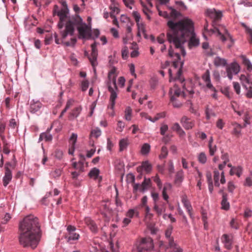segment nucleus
I'll return each instance as SVG.
<instances>
[{"label": "nucleus", "instance_id": "3", "mask_svg": "<svg viewBox=\"0 0 252 252\" xmlns=\"http://www.w3.org/2000/svg\"><path fill=\"white\" fill-rule=\"evenodd\" d=\"M69 10L61 9L57 5H55L53 9L54 15H57L60 18V21L58 24L60 29H62L64 23L66 22L65 30L62 32V37L65 39L68 35H72L74 32V20H70L68 19V14Z\"/></svg>", "mask_w": 252, "mask_h": 252}, {"label": "nucleus", "instance_id": "15", "mask_svg": "<svg viewBox=\"0 0 252 252\" xmlns=\"http://www.w3.org/2000/svg\"><path fill=\"white\" fill-rule=\"evenodd\" d=\"M223 30L224 34L221 33L220 30L217 28H215L213 32H217L218 34L220 36V39L223 42L225 41L227 39V38H229L230 40H231L232 37L229 33L228 31L225 28H224Z\"/></svg>", "mask_w": 252, "mask_h": 252}, {"label": "nucleus", "instance_id": "22", "mask_svg": "<svg viewBox=\"0 0 252 252\" xmlns=\"http://www.w3.org/2000/svg\"><path fill=\"white\" fill-rule=\"evenodd\" d=\"M151 184V179L150 178L147 179L145 177L144 181L141 184L140 191L142 192H145L150 187Z\"/></svg>", "mask_w": 252, "mask_h": 252}, {"label": "nucleus", "instance_id": "49", "mask_svg": "<svg viewBox=\"0 0 252 252\" xmlns=\"http://www.w3.org/2000/svg\"><path fill=\"white\" fill-rule=\"evenodd\" d=\"M62 174V170L60 169H56L51 172L50 175L53 178H56L60 177Z\"/></svg>", "mask_w": 252, "mask_h": 252}, {"label": "nucleus", "instance_id": "16", "mask_svg": "<svg viewBox=\"0 0 252 252\" xmlns=\"http://www.w3.org/2000/svg\"><path fill=\"white\" fill-rule=\"evenodd\" d=\"M85 223L87 225L90 230L94 233L97 231V227L95 222L89 217H86L84 219Z\"/></svg>", "mask_w": 252, "mask_h": 252}, {"label": "nucleus", "instance_id": "26", "mask_svg": "<svg viewBox=\"0 0 252 252\" xmlns=\"http://www.w3.org/2000/svg\"><path fill=\"white\" fill-rule=\"evenodd\" d=\"M184 178V173L182 170L178 171L176 174L175 182L176 184L180 185L183 182Z\"/></svg>", "mask_w": 252, "mask_h": 252}, {"label": "nucleus", "instance_id": "4", "mask_svg": "<svg viewBox=\"0 0 252 252\" xmlns=\"http://www.w3.org/2000/svg\"><path fill=\"white\" fill-rule=\"evenodd\" d=\"M168 55L170 57L173 58V66L175 68H178L177 71V75L175 78H173L172 76V70L171 69H168V73L169 74L170 78L169 81L171 82L172 80H178L181 83H182L184 79H183L181 76L182 75V68L183 66V62L181 61L180 55L179 52L178 51L174 52L173 51L171 46L168 50Z\"/></svg>", "mask_w": 252, "mask_h": 252}, {"label": "nucleus", "instance_id": "48", "mask_svg": "<svg viewBox=\"0 0 252 252\" xmlns=\"http://www.w3.org/2000/svg\"><path fill=\"white\" fill-rule=\"evenodd\" d=\"M244 87L247 86L246 84H250V79L245 75H241L240 78Z\"/></svg>", "mask_w": 252, "mask_h": 252}, {"label": "nucleus", "instance_id": "47", "mask_svg": "<svg viewBox=\"0 0 252 252\" xmlns=\"http://www.w3.org/2000/svg\"><path fill=\"white\" fill-rule=\"evenodd\" d=\"M133 16L134 18L135 22H136L138 28H140V15L139 13L137 11H133L132 13Z\"/></svg>", "mask_w": 252, "mask_h": 252}, {"label": "nucleus", "instance_id": "25", "mask_svg": "<svg viewBox=\"0 0 252 252\" xmlns=\"http://www.w3.org/2000/svg\"><path fill=\"white\" fill-rule=\"evenodd\" d=\"M214 63L216 66H224L227 64V61L224 58L217 57L214 59Z\"/></svg>", "mask_w": 252, "mask_h": 252}, {"label": "nucleus", "instance_id": "18", "mask_svg": "<svg viewBox=\"0 0 252 252\" xmlns=\"http://www.w3.org/2000/svg\"><path fill=\"white\" fill-rule=\"evenodd\" d=\"M12 173L11 170L5 167V174L3 178V183L4 187H6L12 179Z\"/></svg>", "mask_w": 252, "mask_h": 252}, {"label": "nucleus", "instance_id": "33", "mask_svg": "<svg viewBox=\"0 0 252 252\" xmlns=\"http://www.w3.org/2000/svg\"><path fill=\"white\" fill-rule=\"evenodd\" d=\"M128 141L126 139H121L119 142L120 151H123L126 149L128 146Z\"/></svg>", "mask_w": 252, "mask_h": 252}, {"label": "nucleus", "instance_id": "6", "mask_svg": "<svg viewBox=\"0 0 252 252\" xmlns=\"http://www.w3.org/2000/svg\"><path fill=\"white\" fill-rule=\"evenodd\" d=\"M137 252H146L151 251L154 248L153 240L150 237L144 238L137 244Z\"/></svg>", "mask_w": 252, "mask_h": 252}, {"label": "nucleus", "instance_id": "42", "mask_svg": "<svg viewBox=\"0 0 252 252\" xmlns=\"http://www.w3.org/2000/svg\"><path fill=\"white\" fill-rule=\"evenodd\" d=\"M242 26L245 28L246 32L249 34L250 37V42L252 44V29L248 27L245 23H242Z\"/></svg>", "mask_w": 252, "mask_h": 252}, {"label": "nucleus", "instance_id": "29", "mask_svg": "<svg viewBox=\"0 0 252 252\" xmlns=\"http://www.w3.org/2000/svg\"><path fill=\"white\" fill-rule=\"evenodd\" d=\"M241 58L242 59L243 63L247 67V69L249 71H252V64L250 61L245 56H242Z\"/></svg>", "mask_w": 252, "mask_h": 252}, {"label": "nucleus", "instance_id": "32", "mask_svg": "<svg viewBox=\"0 0 252 252\" xmlns=\"http://www.w3.org/2000/svg\"><path fill=\"white\" fill-rule=\"evenodd\" d=\"M99 170L96 168H94L89 172V175L90 177L96 179L99 175Z\"/></svg>", "mask_w": 252, "mask_h": 252}, {"label": "nucleus", "instance_id": "34", "mask_svg": "<svg viewBox=\"0 0 252 252\" xmlns=\"http://www.w3.org/2000/svg\"><path fill=\"white\" fill-rule=\"evenodd\" d=\"M172 129L173 130L177 131L180 135L185 134V132L182 129L178 123H175L172 126Z\"/></svg>", "mask_w": 252, "mask_h": 252}, {"label": "nucleus", "instance_id": "64", "mask_svg": "<svg viewBox=\"0 0 252 252\" xmlns=\"http://www.w3.org/2000/svg\"><path fill=\"white\" fill-rule=\"evenodd\" d=\"M125 127V124L121 121H119L117 124V130L122 131Z\"/></svg>", "mask_w": 252, "mask_h": 252}, {"label": "nucleus", "instance_id": "60", "mask_svg": "<svg viewBox=\"0 0 252 252\" xmlns=\"http://www.w3.org/2000/svg\"><path fill=\"white\" fill-rule=\"evenodd\" d=\"M234 89L236 93L239 94L241 92L240 86L238 82H234L233 83Z\"/></svg>", "mask_w": 252, "mask_h": 252}, {"label": "nucleus", "instance_id": "61", "mask_svg": "<svg viewBox=\"0 0 252 252\" xmlns=\"http://www.w3.org/2000/svg\"><path fill=\"white\" fill-rule=\"evenodd\" d=\"M103 206L105 212H103L102 214L105 217H107V213H110L111 210H110L108 205L106 203L103 204Z\"/></svg>", "mask_w": 252, "mask_h": 252}, {"label": "nucleus", "instance_id": "63", "mask_svg": "<svg viewBox=\"0 0 252 252\" xmlns=\"http://www.w3.org/2000/svg\"><path fill=\"white\" fill-rule=\"evenodd\" d=\"M168 127L166 125H162L160 128V134L162 135H164L165 132L167 131Z\"/></svg>", "mask_w": 252, "mask_h": 252}, {"label": "nucleus", "instance_id": "11", "mask_svg": "<svg viewBox=\"0 0 252 252\" xmlns=\"http://www.w3.org/2000/svg\"><path fill=\"white\" fill-rule=\"evenodd\" d=\"M181 123L186 129H191L194 126V121L186 116H183L181 119Z\"/></svg>", "mask_w": 252, "mask_h": 252}, {"label": "nucleus", "instance_id": "17", "mask_svg": "<svg viewBox=\"0 0 252 252\" xmlns=\"http://www.w3.org/2000/svg\"><path fill=\"white\" fill-rule=\"evenodd\" d=\"M42 106V104L39 101H35L33 100L31 103L30 112L32 113H35L38 111Z\"/></svg>", "mask_w": 252, "mask_h": 252}, {"label": "nucleus", "instance_id": "24", "mask_svg": "<svg viewBox=\"0 0 252 252\" xmlns=\"http://www.w3.org/2000/svg\"><path fill=\"white\" fill-rule=\"evenodd\" d=\"M172 186L170 183H166L164 185V187L163 188L162 190V195L163 199L168 202V199L169 198V196L167 194L166 191L167 190H169L171 189Z\"/></svg>", "mask_w": 252, "mask_h": 252}, {"label": "nucleus", "instance_id": "13", "mask_svg": "<svg viewBox=\"0 0 252 252\" xmlns=\"http://www.w3.org/2000/svg\"><path fill=\"white\" fill-rule=\"evenodd\" d=\"M108 90L111 93L110 97V105L108 106V108L113 110L115 104V99L117 97V94L114 89L110 85L108 86Z\"/></svg>", "mask_w": 252, "mask_h": 252}, {"label": "nucleus", "instance_id": "58", "mask_svg": "<svg viewBox=\"0 0 252 252\" xmlns=\"http://www.w3.org/2000/svg\"><path fill=\"white\" fill-rule=\"evenodd\" d=\"M228 191L230 193H233L234 189H235V186L233 182H229L228 183L227 185Z\"/></svg>", "mask_w": 252, "mask_h": 252}, {"label": "nucleus", "instance_id": "5", "mask_svg": "<svg viewBox=\"0 0 252 252\" xmlns=\"http://www.w3.org/2000/svg\"><path fill=\"white\" fill-rule=\"evenodd\" d=\"M74 26L77 25V30L79 34L80 38H88L91 36V27L86 23L82 22V18L77 16L74 19Z\"/></svg>", "mask_w": 252, "mask_h": 252}, {"label": "nucleus", "instance_id": "59", "mask_svg": "<svg viewBox=\"0 0 252 252\" xmlns=\"http://www.w3.org/2000/svg\"><path fill=\"white\" fill-rule=\"evenodd\" d=\"M169 8L171 10V16L174 17H177L180 14V13L177 11L176 10L172 8V7H169Z\"/></svg>", "mask_w": 252, "mask_h": 252}, {"label": "nucleus", "instance_id": "12", "mask_svg": "<svg viewBox=\"0 0 252 252\" xmlns=\"http://www.w3.org/2000/svg\"><path fill=\"white\" fill-rule=\"evenodd\" d=\"M207 15L214 20H219L222 17V13L220 11H216L214 8L207 9L206 11Z\"/></svg>", "mask_w": 252, "mask_h": 252}, {"label": "nucleus", "instance_id": "19", "mask_svg": "<svg viewBox=\"0 0 252 252\" xmlns=\"http://www.w3.org/2000/svg\"><path fill=\"white\" fill-rule=\"evenodd\" d=\"M182 202L184 204V207L187 209L190 218H192V214L191 212L192 210V207L189 201L188 200L187 196L186 195H184L182 196Z\"/></svg>", "mask_w": 252, "mask_h": 252}, {"label": "nucleus", "instance_id": "8", "mask_svg": "<svg viewBox=\"0 0 252 252\" xmlns=\"http://www.w3.org/2000/svg\"><path fill=\"white\" fill-rule=\"evenodd\" d=\"M240 70V66L236 62H234L226 67L227 76L230 80L233 78V75L237 74Z\"/></svg>", "mask_w": 252, "mask_h": 252}, {"label": "nucleus", "instance_id": "45", "mask_svg": "<svg viewBox=\"0 0 252 252\" xmlns=\"http://www.w3.org/2000/svg\"><path fill=\"white\" fill-rule=\"evenodd\" d=\"M101 134V131L100 129L98 127H96V128L93 129L91 131V136H94L95 138H97L99 136H100Z\"/></svg>", "mask_w": 252, "mask_h": 252}, {"label": "nucleus", "instance_id": "14", "mask_svg": "<svg viewBox=\"0 0 252 252\" xmlns=\"http://www.w3.org/2000/svg\"><path fill=\"white\" fill-rule=\"evenodd\" d=\"M202 78L205 82L207 88H208L210 90L215 91V87L211 82L210 72L208 70H206V72L203 74Z\"/></svg>", "mask_w": 252, "mask_h": 252}, {"label": "nucleus", "instance_id": "62", "mask_svg": "<svg viewBox=\"0 0 252 252\" xmlns=\"http://www.w3.org/2000/svg\"><path fill=\"white\" fill-rule=\"evenodd\" d=\"M136 211L134 209H129L126 214V217L131 219L132 218L135 213Z\"/></svg>", "mask_w": 252, "mask_h": 252}, {"label": "nucleus", "instance_id": "31", "mask_svg": "<svg viewBox=\"0 0 252 252\" xmlns=\"http://www.w3.org/2000/svg\"><path fill=\"white\" fill-rule=\"evenodd\" d=\"M52 135L50 133H42L39 136V141L45 140L46 141H50L52 139Z\"/></svg>", "mask_w": 252, "mask_h": 252}, {"label": "nucleus", "instance_id": "10", "mask_svg": "<svg viewBox=\"0 0 252 252\" xmlns=\"http://www.w3.org/2000/svg\"><path fill=\"white\" fill-rule=\"evenodd\" d=\"M97 43L94 42L91 45L92 53L89 57V60L93 67L95 66L97 64V50L96 48Z\"/></svg>", "mask_w": 252, "mask_h": 252}, {"label": "nucleus", "instance_id": "20", "mask_svg": "<svg viewBox=\"0 0 252 252\" xmlns=\"http://www.w3.org/2000/svg\"><path fill=\"white\" fill-rule=\"evenodd\" d=\"M220 192L222 193V198L221 202V208L224 210H228L230 207V204L228 201L227 194L223 192L222 190H220Z\"/></svg>", "mask_w": 252, "mask_h": 252}, {"label": "nucleus", "instance_id": "56", "mask_svg": "<svg viewBox=\"0 0 252 252\" xmlns=\"http://www.w3.org/2000/svg\"><path fill=\"white\" fill-rule=\"evenodd\" d=\"M135 176L131 173L128 174L126 176V181L128 183H134Z\"/></svg>", "mask_w": 252, "mask_h": 252}, {"label": "nucleus", "instance_id": "7", "mask_svg": "<svg viewBox=\"0 0 252 252\" xmlns=\"http://www.w3.org/2000/svg\"><path fill=\"white\" fill-rule=\"evenodd\" d=\"M172 230V226L169 225L165 233V237L168 241L169 246L172 249L171 252H183L182 249L174 242L173 237L171 236Z\"/></svg>", "mask_w": 252, "mask_h": 252}, {"label": "nucleus", "instance_id": "9", "mask_svg": "<svg viewBox=\"0 0 252 252\" xmlns=\"http://www.w3.org/2000/svg\"><path fill=\"white\" fill-rule=\"evenodd\" d=\"M221 241L226 249L228 250L232 249L233 244V236L231 234H223L221 237Z\"/></svg>", "mask_w": 252, "mask_h": 252}, {"label": "nucleus", "instance_id": "54", "mask_svg": "<svg viewBox=\"0 0 252 252\" xmlns=\"http://www.w3.org/2000/svg\"><path fill=\"white\" fill-rule=\"evenodd\" d=\"M123 1L127 8L130 9L132 8V5L134 3V0H123Z\"/></svg>", "mask_w": 252, "mask_h": 252}, {"label": "nucleus", "instance_id": "46", "mask_svg": "<svg viewBox=\"0 0 252 252\" xmlns=\"http://www.w3.org/2000/svg\"><path fill=\"white\" fill-rule=\"evenodd\" d=\"M208 148L209 150V154L211 156H213L216 152L217 150V147L216 145L215 144H208Z\"/></svg>", "mask_w": 252, "mask_h": 252}, {"label": "nucleus", "instance_id": "30", "mask_svg": "<svg viewBox=\"0 0 252 252\" xmlns=\"http://www.w3.org/2000/svg\"><path fill=\"white\" fill-rule=\"evenodd\" d=\"M109 9L111 10L110 17H114L115 15L119 14L120 11L118 8V5H110Z\"/></svg>", "mask_w": 252, "mask_h": 252}, {"label": "nucleus", "instance_id": "23", "mask_svg": "<svg viewBox=\"0 0 252 252\" xmlns=\"http://www.w3.org/2000/svg\"><path fill=\"white\" fill-rule=\"evenodd\" d=\"M79 237V234L74 232L73 233L68 234L67 235L65 236V238L67 242L73 243V241L78 240Z\"/></svg>", "mask_w": 252, "mask_h": 252}, {"label": "nucleus", "instance_id": "1", "mask_svg": "<svg viewBox=\"0 0 252 252\" xmlns=\"http://www.w3.org/2000/svg\"><path fill=\"white\" fill-rule=\"evenodd\" d=\"M167 25L170 29L167 33L168 41L172 43L175 49L179 50V53L183 56L186 55L184 44L187 40V37H190L189 42V48L199 45V39L193 32V23L191 19L184 18L178 22L170 20Z\"/></svg>", "mask_w": 252, "mask_h": 252}, {"label": "nucleus", "instance_id": "35", "mask_svg": "<svg viewBox=\"0 0 252 252\" xmlns=\"http://www.w3.org/2000/svg\"><path fill=\"white\" fill-rule=\"evenodd\" d=\"M205 114L206 118L208 120L210 119L212 117L216 116V114L214 111L212 109L209 108L208 106L206 108Z\"/></svg>", "mask_w": 252, "mask_h": 252}, {"label": "nucleus", "instance_id": "57", "mask_svg": "<svg viewBox=\"0 0 252 252\" xmlns=\"http://www.w3.org/2000/svg\"><path fill=\"white\" fill-rule=\"evenodd\" d=\"M154 181L156 183L157 186L159 188V189H161L162 188V183L161 182V180H160L159 177L157 175L154 178Z\"/></svg>", "mask_w": 252, "mask_h": 252}, {"label": "nucleus", "instance_id": "40", "mask_svg": "<svg viewBox=\"0 0 252 252\" xmlns=\"http://www.w3.org/2000/svg\"><path fill=\"white\" fill-rule=\"evenodd\" d=\"M170 102L172 103L173 107L175 108H179L182 105V103L179 101H177L176 97L174 95H171L170 96Z\"/></svg>", "mask_w": 252, "mask_h": 252}, {"label": "nucleus", "instance_id": "38", "mask_svg": "<svg viewBox=\"0 0 252 252\" xmlns=\"http://www.w3.org/2000/svg\"><path fill=\"white\" fill-rule=\"evenodd\" d=\"M181 90L176 87H175L173 89H171L169 92L170 96L171 95H174L175 97L176 96H179L181 94Z\"/></svg>", "mask_w": 252, "mask_h": 252}, {"label": "nucleus", "instance_id": "53", "mask_svg": "<svg viewBox=\"0 0 252 252\" xmlns=\"http://www.w3.org/2000/svg\"><path fill=\"white\" fill-rule=\"evenodd\" d=\"M234 169H235V172L236 175L238 177H240L242 174L243 168L240 166H238L237 167H234Z\"/></svg>", "mask_w": 252, "mask_h": 252}, {"label": "nucleus", "instance_id": "50", "mask_svg": "<svg viewBox=\"0 0 252 252\" xmlns=\"http://www.w3.org/2000/svg\"><path fill=\"white\" fill-rule=\"evenodd\" d=\"M128 50L126 46L124 47L122 50V56L123 59H126L128 57Z\"/></svg>", "mask_w": 252, "mask_h": 252}, {"label": "nucleus", "instance_id": "39", "mask_svg": "<svg viewBox=\"0 0 252 252\" xmlns=\"http://www.w3.org/2000/svg\"><path fill=\"white\" fill-rule=\"evenodd\" d=\"M150 145L148 143L143 144L141 148V152L142 155H146L148 154L150 150Z\"/></svg>", "mask_w": 252, "mask_h": 252}, {"label": "nucleus", "instance_id": "51", "mask_svg": "<svg viewBox=\"0 0 252 252\" xmlns=\"http://www.w3.org/2000/svg\"><path fill=\"white\" fill-rule=\"evenodd\" d=\"M89 83L87 80H83L81 83V89L83 92L86 91L89 87Z\"/></svg>", "mask_w": 252, "mask_h": 252}, {"label": "nucleus", "instance_id": "43", "mask_svg": "<svg viewBox=\"0 0 252 252\" xmlns=\"http://www.w3.org/2000/svg\"><path fill=\"white\" fill-rule=\"evenodd\" d=\"M132 110L130 107H127L125 110V119L127 121H130L131 119Z\"/></svg>", "mask_w": 252, "mask_h": 252}, {"label": "nucleus", "instance_id": "28", "mask_svg": "<svg viewBox=\"0 0 252 252\" xmlns=\"http://www.w3.org/2000/svg\"><path fill=\"white\" fill-rule=\"evenodd\" d=\"M141 168L146 173H148L152 170V166L148 161H145L142 163Z\"/></svg>", "mask_w": 252, "mask_h": 252}, {"label": "nucleus", "instance_id": "21", "mask_svg": "<svg viewBox=\"0 0 252 252\" xmlns=\"http://www.w3.org/2000/svg\"><path fill=\"white\" fill-rule=\"evenodd\" d=\"M116 71V68L114 66H113L111 70L109 72L108 78L110 80L112 81V85L114 86V88L116 89V75H115Z\"/></svg>", "mask_w": 252, "mask_h": 252}, {"label": "nucleus", "instance_id": "41", "mask_svg": "<svg viewBox=\"0 0 252 252\" xmlns=\"http://www.w3.org/2000/svg\"><path fill=\"white\" fill-rule=\"evenodd\" d=\"M219 179H220L219 172L217 170H214V182H215V185L216 187L220 186Z\"/></svg>", "mask_w": 252, "mask_h": 252}, {"label": "nucleus", "instance_id": "44", "mask_svg": "<svg viewBox=\"0 0 252 252\" xmlns=\"http://www.w3.org/2000/svg\"><path fill=\"white\" fill-rule=\"evenodd\" d=\"M81 111V108L80 107H76L70 113V117H72L73 118H77L79 116Z\"/></svg>", "mask_w": 252, "mask_h": 252}, {"label": "nucleus", "instance_id": "2", "mask_svg": "<svg viewBox=\"0 0 252 252\" xmlns=\"http://www.w3.org/2000/svg\"><path fill=\"white\" fill-rule=\"evenodd\" d=\"M19 241L24 248L34 249L40 239V226L38 219L33 215L26 216L19 224Z\"/></svg>", "mask_w": 252, "mask_h": 252}, {"label": "nucleus", "instance_id": "27", "mask_svg": "<svg viewBox=\"0 0 252 252\" xmlns=\"http://www.w3.org/2000/svg\"><path fill=\"white\" fill-rule=\"evenodd\" d=\"M154 209L158 216H160L165 212L166 207L164 204H163L162 206L159 207L157 204H155L154 207Z\"/></svg>", "mask_w": 252, "mask_h": 252}, {"label": "nucleus", "instance_id": "52", "mask_svg": "<svg viewBox=\"0 0 252 252\" xmlns=\"http://www.w3.org/2000/svg\"><path fill=\"white\" fill-rule=\"evenodd\" d=\"M77 139V134L74 133H72L70 137V141L71 142V145L75 146L76 142Z\"/></svg>", "mask_w": 252, "mask_h": 252}, {"label": "nucleus", "instance_id": "37", "mask_svg": "<svg viewBox=\"0 0 252 252\" xmlns=\"http://www.w3.org/2000/svg\"><path fill=\"white\" fill-rule=\"evenodd\" d=\"M198 160L202 164H205L206 162L207 156L204 152H201L198 155Z\"/></svg>", "mask_w": 252, "mask_h": 252}, {"label": "nucleus", "instance_id": "36", "mask_svg": "<svg viewBox=\"0 0 252 252\" xmlns=\"http://www.w3.org/2000/svg\"><path fill=\"white\" fill-rule=\"evenodd\" d=\"M168 149L166 146H162L161 149V153L159 156L160 159H163L167 157L168 155Z\"/></svg>", "mask_w": 252, "mask_h": 252}, {"label": "nucleus", "instance_id": "55", "mask_svg": "<svg viewBox=\"0 0 252 252\" xmlns=\"http://www.w3.org/2000/svg\"><path fill=\"white\" fill-rule=\"evenodd\" d=\"M244 88L247 90L246 93V96L249 98H252V87L251 86H249V87L245 86Z\"/></svg>", "mask_w": 252, "mask_h": 252}]
</instances>
